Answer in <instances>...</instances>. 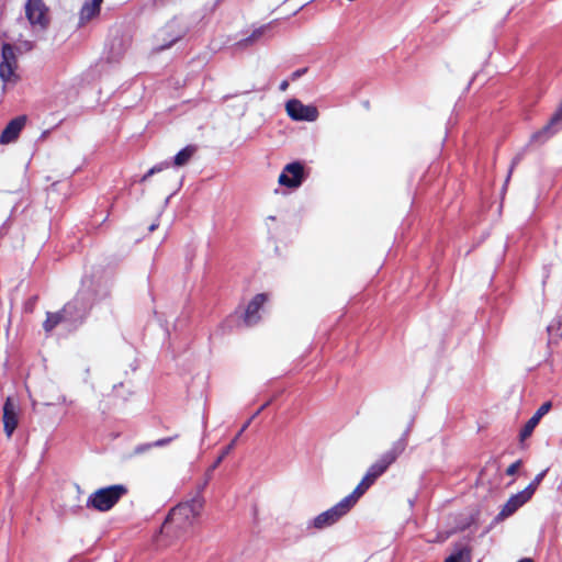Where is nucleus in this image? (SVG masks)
<instances>
[{"label": "nucleus", "instance_id": "a211bd4d", "mask_svg": "<svg viewBox=\"0 0 562 562\" xmlns=\"http://www.w3.org/2000/svg\"><path fill=\"white\" fill-rule=\"evenodd\" d=\"M368 490L369 487L360 481L350 494L339 501V504L349 513Z\"/></svg>", "mask_w": 562, "mask_h": 562}, {"label": "nucleus", "instance_id": "393cba45", "mask_svg": "<svg viewBox=\"0 0 562 562\" xmlns=\"http://www.w3.org/2000/svg\"><path fill=\"white\" fill-rule=\"evenodd\" d=\"M443 562H471V550L467 546H458Z\"/></svg>", "mask_w": 562, "mask_h": 562}, {"label": "nucleus", "instance_id": "37998d69", "mask_svg": "<svg viewBox=\"0 0 562 562\" xmlns=\"http://www.w3.org/2000/svg\"><path fill=\"white\" fill-rule=\"evenodd\" d=\"M476 77H477V74H474L473 77L471 78V80L468 82V85L465 87V91L470 90V87H471V85L473 83V81L475 80Z\"/></svg>", "mask_w": 562, "mask_h": 562}, {"label": "nucleus", "instance_id": "603ef678", "mask_svg": "<svg viewBox=\"0 0 562 562\" xmlns=\"http://www.w3.org/2000/svg\"><path fill=\"white\" fill-rule=\"evenodd\" d=\"M362 105L366 108V109H369L370 108V102L367 100V101H363L362 102Z\"/></svg>", "mask_w": 562, "mask_h": 562}, {"label": "nucleus", "instance_id": "9d476101", "mask_svg": "<svg viewBox=\"0 0 562 562\" xmlns=\"http://www.w3.org/2000/svg\"><path fill=\"white\" fill-rule=\"evenodd\" d=\"M347 514L348 513L338 502L333 507L328 508L327 510L315 516L313 519L308 520L305 530H310L312 528L317 530L325 529L336 524Z\"/></svg>", "mask_w": 562, "mask_h": 562}, {"label": "nucleus", "instance_id": "8fccbe9b", "mask_svg": "<svg viewBox=\"0 0 562 562\" xmlns=\"http://www.w3.org/2000/svg\"><path fill=\"white\" fill-rule=\"evenodd\" d=\"M237 94H226L223 97V100L224 101H227L228 99L233 98V97H236Z\"/></svg>", "mask_w": 562, "mask_h": 562}, {"label": "nucleus", "instance_id": "09e8293b", "mask_svg": "<svg viewBox=\"0 0 562 562\" xmlns=\"http://www.w3.org/2000/svg\"><path fill=\"white\" fill-rule=\"evenodd\" d=\"M157 227H158V224L153 223V224L148 227V231H149V232H154Z\"/></svg>", "mask_w": 562, "mask_h": 562}, {"label": "nucleus", "instance_id": "f257e3e1", "mask_svg": "<svg viewBox=\"0 0 562 562\" xmlns=\"http://www.w3.org/2000/svg\"><path fill=\"white\" fill-rule=\"evenodd\" d=\"M223 0H215L211 5L205 4L200 12L193 13L190 18L180 15L173 16L155 34L154 53H161L181 41L191 29L205 15L213 13Z\"/></svg>", "mask_w": 562, "mask_h": 562}, {"label": "nucleus", "instance_id": "de8ad7c7", "mask_svg": "<svg viewBox=\"0 0 562 562\" xmlns=\"http://www.w3.org/2000/svg\"><path fill=\"white\" fill-rule=\"evenodd\" d=\"M517 562H533L531 558H521Z\"/></svg>", "mask_w": 562, "mask_h": 562}, {"label": "nucleus", "instance_id": "2f4dec72", "mask_svg": "<svg viewBox=\"0 0 562 562\" xmlns=\"http://www.w3.org/2000/svg\"><path fill=\"white\" fill-rule=\"evenodd\" d=\"M151 448H154L153 442H146V443L137 445V446L134 448L132 456H139V454H143V453H145V452L149 451Z\"/></svg>", "mask_w": 562, "mask_h": 562}, {"label": "nucleus", "instance_id": "6e6d98bb", "mask_svg": "<svg viewBox=\"0 0 562 562\" xmlns=\"http://www.w3.org/2000/svg\"><path fill=\"white\" fill-rule=\"evenodd\" d=\"M176 192H172L169 196L166 198V203L169 202V200L171 199V196L175 194Z\"/></svg>", "mask_w": 562, "mask_h": 562}, {"label": "nucleus", "instance_id": "9b49d317", "mask_svg": "<svg viewBox=\"0 0 562 562\" xmlns=\"http://www.w3.org/2000/svg\"><path fill=\"white\" fill-rule=\"evenodd\" d=\"M562 130V101L560 102L557 110L552 113L549 121L540 130L531 134V142L539 144L547 143L559 131Z\"/></svg>", "mask_w": 562, "mask_h": 562}, {"label": "nucleus", "instance_id": "b1692460", "mask_svg": "<svg viewBox=\"0 0 562 562\" xmlns=\"http://www.w3.org/2000/svg\"><path fill=\"white\" fill-rule=\"evenodd\" d=\"M64 317L61 311L47 312L46 318L43 323V328L46 333L53 331L58 325L64 326Z\"/></svg>", "mask_w": 562, "mask_h": 562}, {"label": "nucleus", "instance_id": "423d86ee", "mask_svg": "<svg viewBox=\"0 0 562 562\" xmlns=\"http://www.w3.org/2000/svg\"><path fill=\"white\" fill-rule=\"evenodd\" d=\"M128 493L127 486L124 484H111L95 490L88 496L87 508L94 509L100 513L111 510L122 497Z\"/></svg>", "mask_w": 562, "mask_h": 562}, {"label": "nucleus", "instance_id": "a878e982", "mask_svg": "<svg viewBox=\"0 0 562 562\" xmlns=\"http://www.w3.org/2000/svg\"><path fill=\"white\" fill-rule=\"evenodd\" d=\"M236 446V439H232L229 443H227L223 449L221 450V453L216 457V459L213 461V463L209 467L206 474L207 476L211 475V473L216 470L220 464L224 461V459L234 450Z\"/></svg>", "mask_w": 562, "mask_h": 562}, {"label": "nucleus", "instance_id": "58836bf2", "mask_svg": "<svg viewBox=\"0 0 562 562\" xmlns=\"http://www.w3.org/2000/svg\"><path fill=\"white\" fill-rule=\"evenodd\" d=\"M288 88H289V80H286V79L282 80L279 85V90L286 91Z\"/></svg>", "mask_w": 562, "mask_h": 562}, {"label": "nucleus", "instance_id": "c03bdc74", "mask_svg": "<svg viewBox=\"0 0 562 562\" xmlns=\"http://www.w3.org/2000/svg\"><path fill=\"white\" fill-rule=\"evenodd\" d=\"M130 367H131V370H132L133 372H134V371H136V370L138 369V362H137V360H134V361L130 364Z\"/></svg>", "mask_w": 562, "mask_h": 562}, {"label": "nucleus", "instance_id": "e433bc0d", "mask_svg": "<svg viewBox=\"0 0 562 562\" xmlns=\"http://www.w3.org/2000/svg\"><path fill=\"white\" fill-rule=\"evenodd\" d=\"M4 66H1L0 65V79L2 81H8L9 80V77L12 75V74H9V69L7 68V70H4L3 68Z\"/></svg>", "mask_w": 562, "mask_h": 562}, {"label": "nucleus", "instance_id": "f704fd0d", "mask_svg": "<svg viewBox=\"0 0 562 562\" xmlns=\"http://www.w3.org/2000/svg\"><path fill=\"white\" fill-rule=\"evenodd\" d=\"M272 403V398L266 401L263 404H261L257 411L254 412V414L249 417L250 420H254L256 417L260 415L262 411H265L270 404Z\"/></svg>", "mask_w": 562, "mask_h": 562}, {"label": "nucleus", "instance_id": "473e14b6", "mask_svg": "<svg viewBox=\"0 0 562 562\" xmlns=\"http://www.w3.org/2000/svg\"><path fill=\"white\" fill-rule=\"evenodd\" d=\"M549 468L542 470L541 472H539L535 477L533 480L530 482L531 485H533L536 488H538V486L541 484V482L544 480L546 475L548 474L549 472Z\"/></svg>", "mask_w": 562, "mask_h": 562}, {"label": "nucleus", "instance_id": "1a4fd4ad", "mask_svg": "<svg viewBox=\"0 0 562 562\" xmlns=\"http://www.w3.org/2000/svg\"><path fill=\"white\" fill-rule=\"evenodd\" d=\"M25 16L32 26L46 30L49 25L48 8L43 0H26Z\"/></svg>", "mask_w": 562, "mask_h": 562}, {"label": "nucleus", "instance_id": "6e6552de", "mask_svg": "<svg viewBox=\"0 0 562 562\" xmlns=\"http://www.w3.org/2000/svg\"><path fill=\"white\" fill-rule=\"evenodd\" d=\"M288 116L294 122H315L319 112L314 104H304L297 98L289 99L284 104Z\"/></svg>", "mask_w": 562, "mask_h": 562}, {"label": "nucleus", "instance_id": "c756f323", "mask_svg": "<svg viewBox=\"0 0 562 562\" xmlns=\"http://www.w3.org/2000/svg\"><path fill=\"white\" fill-rule=\"evenodd\" d=\"M521 467H522V460L518 459L507 467V469L505 470V474L508 476H514L517 474L518 470Z\"/></svg>", "mask_w": 562, "mask_h": 562}, {"label": "nucleus", "instance_id": "dca6fc26", "mask_svg": "<svg viewBox=\"0 0 562 562\" xmlns=\"http://www.w3.org/2000/svg\"><path fill=\"white\" fill-rule=\"evenodd\" d=\"M27 116L22 114L10 120L0 133V144L8 145L14 143L23 131Z\"/></svg>", "mask_w": 562, "mask_h": 562}, {"label": "nucleus", "instance_id": "6ab92c4d", "mask_svg": "<svg viewBox=\"0 0 562 562\" xmlns=\"http://www.w3.org/2000/svg\"><path fill=\"white\" fill-rule=\"evenodd\" d=\"M368 490L369 487L360 481L350 494L339 501V504L349 513Z\"/></svg>", "mask_w": 562, "mask_h": 562}, {"label": "nucleus", "instance_id": "f3484780", "mask_svg": "<svg viewBox=\"0 0 562 562\" xmlns=\"http://www.w3.org/2000/svg\"><path fill=\"white\" fill-rule=\"evenodd\" d=\"M109 58L111 60H119L128 47L126 38L121 34L112 35L108 42Z\"/></svg>", "mask_w": 562, "mask_h": 562}, {"label": "nucleus", "instance_id": "72a5a7b5", "mask_svg": "<svg viewBox=\"0 0 562 562\" xmlns=\"http://www.w3.org/2000/svg\"><path fill=\"white\" fill-rule=\"evenodd\" d=\"M176 438H178V435L160 438L158 440L153 441V445H154V447L161 448V447L169 445Z\"/></svg>", "mask_w": 562, "mask_h": 562}, {"label": "nucleus", "instance_id": "7ed1b4c3", "mask_svg": "<svg viewBox=\"0 0 562 562\" xmlns=\"http://www.w3.org/2000/svg\"><path fill=\"white\" fill-rule=\"evenodd\" d=\"M414 420L415 418L412 417L400 439L393 442L391 449L382 453L381 457L369 467V469L360 480L367 485V487L370 488L375 483V481L387 471V469L396 461V459L405 450L407 446V437L412 430Z\"/></svg>", "mask_w": 562, "mask_h": 562}, {"label": "nucleus", "instance_id": "c85d7f7f", "mask_svg": "<svg viewBox=\"0 0 562 562\" xmlns=\"http://www.w3.org/2000/svg\"><path fill=\"white\" fill-rule=\"evenodd\" d=\"M169 167H170L169 160H164V161H160V162L154 165L142 176V178L139 179V182L140 183L146 182L150 177L164 171L165 169H168Z\"/></svg>", "mask_w": 562, "mask_h": 562}, {"label": "nucleus", "instance_id": "4468645a", "mask_svg": "<svg viewBox=\"0 0 562 562\" xmlns=\"http://www.w3.org/2000/svg\"><path fill=\"white\" fill-rule=\"evenodd\" d=\"M269 300V294L266 292L256 294L247 304L243 319L247 326H252L257 324L261 316L260 310L263 307L265 303Z\"/></svg>", "mask_w": 562, "mask_h": 562}, {"label": "nucleus", "instance_id": "2eb2a0df", "mask_svg": "<svg viewBox=\"0 0 562 562\" xmlns=\"http://www.w3.org/2000/svg\"><path fill=\"white\" fill-rule=\"evenodd\" d=\"M551 408H552L551 401L543 402L537 408V411L533 413V415L524 424V426L519 430V435H518V439L521 445L527 438H529L532 435L535 428L538 426L541 418L544 415H547L551 411Z\"/></svg>", "mask_w": 562, "mask_h": 562}, {"label": "nucleus", "instance_id": "7c9ffc66", "mask_svg": "<svg viewBox=\"0 0 562 562\" xmlns=\"http://www.w3.org/2000/svg\"><path fill=\"white\" fill-rule=\"evenodd\" d=\"M536 491L537 488L529 483L522 491L518 492V494L528 503Z\"/></svg>", "mask_w": 562, "mask_h": 562}, {"label": "nucleus", "instance_id": "bb28decb", "mask_svg": "<svg viewBox=\"0 0 562 562\" xmlns=\"http://www.w3.org/2000/svg\"><path fill=\"white\" fill-rule=\"evenodd\" d=\"M531 144H536V145H539V146L541 145V144H539V143H537V142H531V138H530V139H529V143H528V144H527V145H526V146H525V147H524V148H522L518 154H516V156H515V157L513 158V160H512L510 168H509V170H508V175H507L506 180H505V183H504V186H503V188H502V192H503V193L506 191V186H507V183H508V181H509V179H510V176H512L513 169H514V168H515V167H516V166H517V165H518V164L524 159V156H525V153H526V150H527V147H528L529 145H531Z\"/></svg>", "mask_w": 562, "mask_h": 562}, {"label": "nucleus", "instance_id": "a19ab883", "mask_svg": "<svg viewBox=\"0 0 562 562\" xmlns=\"http://www.w3.org/2000/svg\"><path fill=\"white\" fill-rule=\"evenodd\" d=\"M252 420H250V418H248V420L245 422V424L241 426L240 428V432H244L248 426L251 424Z\"/></svg>", "mask_w": 562, "mask_h": 562}, {"label": "nucleus", "instance_id": "412c9836", "mask_svg": "<svg viewBox=\"0 0 562 562\" xmlns=\"http://www.w3.org/2000/svg\"><path fill=\"white\" fill-rule=\"evenodd\" d=\"M480 517L479 509H472L469 514H459L454 518V529L457 531H465L471 526L475 525Z\"/></svg>", "mask_w": 562, "mask_h": 562}, {"label": "nucleus", "instance_id": "5701e85b", "mask_svg": "<svg viewBox=\"0 0 562 562\" xmlns=\"http://www.w3.org/2000/svg\"><path fill=\"white\" fill-rule=\"evenodd\" d=\"M100 11L98 2L88 3L86 1L79 12V25H83L86 22L98 16Z\"/></svg>", "mask_w": 562, "mask_h": 562}, {"label": "nucleus", "instance_id": "3c124183", "mask_svg": "<svg viewBox=\"0 0 562 562\" xmlns=\"http://www.w3.org/2000/svg\"><path fill=\"white\" fill-rule=\"evenodd\" d=\"M123 386V382L113 385V391H116L119 387Z\"/></svg>", "mask_w": 562, "mask_h": 562}, {"label": "nucleus", "instance_id": "ddd939ff", "mask_svg": "<svg viewBox=\"0 0 562 562\" xmlns=\"http://www.w3.org/2000/svg\"><path fill=\"white\" fill-rule=\"evenodd\" d=\"M527 502L524 498H521V496L518 493L510 495V497L502 506L499 513L494 517V519L492 520L490 526H487L484 529V531L482 532V536H485L486 533H488L496 524L513 516Z\"/></svg>", "mask_w": 562, "mask_h": 562}, {"label": "nucleus", "instance_id": "aec40b11", "mask_svg": "<svg viewBox=\"0 0 562 562\" xmlns=\"http://www.w3.org/2000/svg\"><path fill=\"white\" fill-rule=\"evenodd\" d=\"M196 145L189 144L181 148L172 158L170 161V166H173L176 168L183 167L189 164V161L192 159L194 154L196 153Z\"/></svg>", "mask_w": 562, "mask_h": 562}, {"label": "nucleus", "instance_id": "cd10ccee", "mask_svg": "<svg viewBox=\"0 0 562 562\" xmlns=\"http://www.w3.org/2000/svg\"><path fill=\"white\" fill-rule=\"evenodd\" d=\"M272 23L273 22H270V23H267L265 25H261V26L255 29L251 32V34L249 36H247L246 38H244L241 42H244L245 44H252L254 42H256L257 40L262 37L266 33H268L272 29Z\"/></svg>", "mask_w": 562, "mask_h": 562}, {"label": "nucleus", "instance_id": "39448f33", "mask_svg": "<svg viewBox=\"0 0 562 562\" xmlns=\"http://www.w3.org/2000/svg\"><path fill=\"white\" fill-rule=\"evenodd\" d=\"M91 305L83 297L82 293H76V295L68 301L63 308H60L63 313L64 319V328L67 333L72 334L76 333L88 319Z\"/></svg>", "mask_w": 562, "mask_h": 562}, {"label": "nucleus", "instance_id": "5fc2aeb1", "mask_svg": "<svg viewBox=\"0 0 562 562\" xmlns=\"http://www.w3.org/2000/svg\"><path fill=\"white\" fill-rule=\"evenodd\" d=\"M241 434L243 432H240V430H239L233 439H236V441H237L239 439V437L241 436Z\"/></svg>", "mask_w": 562, "mask_h": 562}, {"label": "nucleus", "instance_id": "20e7f679", "mask_svg": "<svg viewBox=\"0 0 562 562\" xmlns=\"http://www.w3.org/2000/svg\"><path fill=\"white\" fill-rule=\"evenodd\" d=\"M113 284L114 281L110 274L97 271L90 277L82 278L81 289L78 290V293H82L93 308L94 305L111 300Z\"/></svg>", "mask_w": 562, "mask_h": 562}, {"label": "nucleus", "instance_id": "f03ea898", "mask_svg": "<svg viewBox=\"0 0 562 562\" xmlns=\"http://www.w3.org/2000/svg\"><path fill=\"white\" fill-rule=\"evenodd\" d=\"M204 503V497L196 494L191 499L175 506L165 518L161 532L168 535L173 528L180 529L192 526L193 521L200 517Z\"/></svg>", "mask_w": 562, "mask_h": 562}, {"label": "nucleus", "instance_id": "f8f14e48", "mask_svg": "<svg viewBox=\"0 0 562 562\" xmlns=\"http://www.w3.org/2000/svg\"><path fill=\"white\" fill-rule=\"evenodd\" d=\"M19 407L13 396H7L2 405L3 431L7 438H11L19 424Z\"/></svg>", "mask_w": 562, "mask_h": 562}, {"label": "nucleus", "instance_id": "4c0bfd02", "mask_svg": "<svg viewBox=\"0 0 562 562\" xmlns=\"http://www.w3.org/2000/svg\"><path fill=\"white\" fill-rule=\"evenodd\" d=\"M292 529L295 530V539L296 540L300 539L303 536V533H304V529L302 527H300V526H294V527L290 526L289 527V531L292 530Z\"/></svg>", "mask_w": 562, "mask_h": 562}, {"label": "nucleus", "instance_id": "a18cd8bd", "mask_svg": "<svg viewBox=\"0 0 562 562\" xmlns=\"http://www.w3.org/2000/svg\"><path fill=\"white\" fill-rule=\"evenodd\" d=\"M554 328H555V325H554V324H550V325L547 327V330H548V333L551 335V334H552V331L554 330Z\"/></svg>", "mask_w": 562, "mask_h": 562}, {"label": "nucleus", "instance_id": "49530a36", "mask_svg": "<svg viewBox=\"0 0 562 562\" xmlns=\"http://www.w3.org/2000/svg\"><path fill=\"white\" fill-rule=\"evenodd\" d=\"M102 1H103V0H88L87 2H88V3H94V2H98V4H99V9H101Z\"/></svg>", "mask_w": 562, "mask_h": 562}, {"label": "nucleus", "instance_id": "c9c22d12", "mask_svg": "<svg viewBox=\"0 0 562 562\" xmlns=\"http://www.w3.org/2000/svg\"><path fill=\"white\" fill-rule=\"evenodd\" d=\"M307 71H308L307 67L299 68L291 74L290 78L292 81H295V80L300 79L302 76H304Z\"/></svg>", "mask_w": 562, "mask_h": 562}, {"label": "nucleus", "instance_id": "ea45409f", "mask_svg": "<svg viewBox=\"0 0 562 562\" xmlns=\"http://www.w3.org/2000/svg\"><path fill=\"white\" fill-rule=\"evenodd\" d=\"M9 218L2 224L0 227V236L4 235L7 233V225H8Z\"/></svg>", "mask_w": 562, "mask_h": 562}, {"label": "nucleus", "instance_id": "0eeeda50", "mask_svg": "<svg viewBox=\"0 0 562 562\" xmlns=\"http://www.w3.org/2000/svg\"><path fill=\"white\" fill-rule=\"evenodd\" d=\"M310 167L304 160H293L288 162L281 170L278 183L286 189H299L310 176Z\"/></svg>", "mask_w": 562, "mask_h": 562}, {"label": "nucleus", "instance_id": "864d4df0", "mask_svg": "<svg viewBox=\"0 0 562 562\" xmlns=\"http://www.w3.org/2000/svg\"><path fill=\"white\" fill-rule=\"evenodd\" d=\"M25 47H27V49H32L33 44L31 42H25Z\"/></svg>", "mask_w": 562, "mask_h": 562}, {"label": "nucleus", "instance_id": "4be33fe9", "mask_svg": "<svg viewBox=\"0 0 562 562\" xmlns=\"http://www.w3.org/2000/svg\"><path fill=\"white\" fill-rule=\"evenodd\" d=\"M15 47L7 42L1 45V66H5L9 69V74H13L16 66Z\"/></svg>", "mask_w": 562, "mask_h": 562}, {"label": "nucleus", "instance_id": "79ce46f5", "mask_svg": "<svg viewBox=\"0 0 562 562\" xmlns=\"http://www.w3.org/2000/svg\"><path fill=\"white\" fill-rule=\"evenodd\" d=\"M207 482H209V477L204 481V483L202 485H200L199 491H198L196 494L202 495V492L205 488V486L207 485Z\"/></svg>", "mask_w": 562, "mask_h": 562}, {"label": "nucleus", "instance_id": "4d7b16f0", "mask_svg": "<svg viewBox=\"0 0 562 562\" xmlns=\"http://www.w3.org/2000/svg\"><path fill=\"white\" fill-rule=\"evenodd\" d=\"M560 326H561V321L558 322L557 330L560 329Z\"/></svg>", "mask_w": 562, "mask_h": 562}]
</instances>
